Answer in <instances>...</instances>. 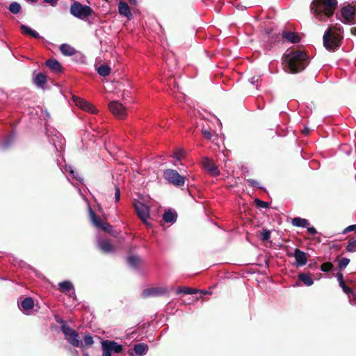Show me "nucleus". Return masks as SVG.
I'll return each mask as SVG.
<instances>
[{
  "label": "nucleus",
  "instance_id": "1",
  "mask_svg": "<svg viewBox=\"0 0 356 356\" xmlns=\"http://www.w3.org/2000/svg\"><path fill=\"white\" fill-rule=\"evenodd\" d=\"M337 6V0H313L310 10L315 19L325 22L332 17Z\"/></svg>",
  "mask_w": 356,
  "mask_h": 356
},
{
  "label": "nucleus",
  "instance_id": "2",
  "mask_svg": "<svg viewBox=\"0 0 356 356\" xmlns=\"http://www.w3.org/2000/svg\"><path fill=\"white\" fill-rule=\"evenodd\" d=\"M285 69L289 73L302 71L309 63L307 54L302 51H292L284 58Z\"/></svg>",
  "mask_w": 356,
  "mask_h": 356
},
{
  "label": "nucleus",
  "instance_id": "3",
  "mask_svg": "<svg viewBox=\"0 0 356 356\" xmlns=\"http://www.w3.org/2000/svg\"><path fill=\"white\" fill-rule=\"evenodd\" d=\"M60 330L64 334L65 339L74 347H80L84 351L83 356H89L88 353L84 350L89 346V334H87L83 337V342L79 339L76 331L70 327L63 321H61Z\"/></svg>",
  "mask_w": 356,
  "mask_h": 356
},
{
  "label": "nucleus",
  "instance_id": "4",
  "mask_svg": "<svg viewBox=\"0 0 356 356\" xmlns=\"http://www.w3.org/2000/svg\"><path fill=\"white\" fill-rule=\"evenodd\" d=\"M98 212L102 214V218L90 208L91 222L97 229L111 234L113 231V227L112 225L105 222L107 219L106 215L104 213L103 209L99 205H98Z\"/></svg>",
  "mask_w": 356,
  "mask_h": 356
},
{
  "label": "nucleus",
  "instance_id": "5",
  "mask_svg": "<svg viewBox=\"0 0 356 356\" xmlns=\"http://www.w3.org/2000/svg\"><path fill=\"white\" fill-rule=\"evenodd\" d=\"M337 17L341 22L346 24H356V8L347 4L341 8L340 17Z\"/></svg>",
  "mask_w": 356,
  "mask_h": 356
},
{
  "label": "nucleus",
  "instance_id": "6",
  "mask_svg": "<svg viewBox=\"0 0 356 356\" xmlns=\"http://www.w3.org/2000/svg\"><path fill=\"white\" fill-rule=\"evenodd\" d=\"M323 45L327 50L334 51L340 46V38L339 36L331 33V28L326 29L323 35Z\"/></svg>",
  "mask_w": 356,
  "mask_h": 356
},
{
  "label": "nucleus",
  "instance_id": "7",
  "mask_svg": "<svg viewBox=\"0 0 356 356\" xmlns=\"http://www.w3.org/2000/svg\"><path fill=\"white\" fill-rule=\"evenodd\" d=\"M163 177L170 184L177 187L183 186L185 184V177L180 175L175 170L167 169L164 170Z\"/></svg>",
  "mask_w": 356,
  "mask_h": 356
},
{
  "label": "nucleus",
  "instance_id": "8",
  "mask_svg": "<svg viewBox=\"0 0 356 356\" xmlns=\"http://www.w3.org/2000/svg\"><path fill=\"white\" fill-rule=\"evenodd\" d=\"M70 13L75 17L87 21L89 17V6L74 2L70 6Z\"/></svg>",
  "mask_w": 356,
  "mask_h": 356
},
{
  "label": "nucleus",
  "instance_id": "9",
  "mask_svg": "<svg viewBox=\"0 0 356 356\" xmlns=\"http://www.w3.org/2000/svg\"><path fill=\"white\" fill-rule=\"evenodd\" d=\"M103 356H111L113 353H120L123 350V346L115 341L104 340L102 341Z\"/></svg>",
  "mask_w": 356,
  "mask_h": 356
},
{
  "label": "nucleus",
  "instance_id": "10",
  "mask_svg": "<svg viewBox=\"0 0 356 356\" xmlns=\"http://www.w3.org/2000/svg\"><path fill=\"white\" fill-rule=\"evenodd\" d=\"M47 136L49 142L51 143L57 152H61L65 145V139L61 134L56 131L47 130Z\"/></svg>",
  "mask_w": 356,
  "mask_h": 356
},
{
  "label": "nucleus",
  "instance_id": "11",
  "mask_svg": "<svg viewBox=\"0 0 356 356\" xmlns=\"http://www.w3.org/2000/svg\"><path fill=\"white\" fill-rule=\"evenodd\" d=\"M134 207L141 221L147 225H149V223L147 222V220L149 218L150 212L149 207L141 202H135L134 204Z\"/></svg>",
  "mask_w": 356,
  "mask_h": 356
},
{
  "label": "nucleus",
  "instance_id": "12",
  "mask_svg": "<svg viewBox=\"0 0 356 356\" xmlns=\"http://www.w3.org/2000/svg\"><path fill=\"white\" fill-rule=\"evenodd\" d=\"M111 112L118 118L123 119L127 116L125 107L118 101H113L109 104Z\"/></svg>",
  "mask_w": 356,
  "mask_h": 356
},
{
  "label": "nucleus",
  "instance_id": "13",
  "mask_svg": "<svg viewBox=\"0 0 356 356\" xmlns=\"http://www.w3.org/2000/svg\"><path fill=\"white\" fill-rule=\"evenodd\" d=\"M167 289L161 286L150 287L143 291L141 296L144 298L149 297H158L165 295Z\"/></svg>",
  "mask_w": 356,
  "mask_h": 356
},
{
  "label": "nucleus",
  "instance_id": "14",
  "mask_svg": "<svg viewBox=\"0 0 356 356\" xmlns=\"http://www.w3.org/2000/svg\"><path fill=\"white\" fill-rule=\"evenodd\" d=\"M202 167L212 176L217 177L220 174L218 167L214 163L213 160L208 157L203 159Z\"/></svg>",
  "mask_w": 356,
  "mask_h": 356
},
{
  "label": "nucleus",
  "instance_id": "15",
  "mask_svg": "<svg viewBox=\"0 0 356 356\" xmlns=\"http://www.w3.org/2000/svg\"><path fill=\"white\" fill-rule=\"evenodd\" d=\"M58 165L59 166L60 170L64 174L67 175V178L69 181H70V177H71L72 179H76L79 183L82 184L83 179L79 176L78 172L74 171L71 165H65L64 168L60 164H58Z\"/></svg>",
  "mask_w": 356,
  "mask_h": 356
},
{
  "label": "nucleus",
  "instance_id": "16",
  "mask_svg": "<svg viewBox=\"0 0 356 356\" xmlns=\"http://www.w3.org/2000/svg\"><path fill=\"white\" fill-rule=\"evenodd\" d=\"M59 289L63 293H68V296L73 300H75V290L72 283L70 281L61 282L58 284Z\"/></svg>",
  "mask_w": 356,
  "mask_h": 356
},
{
  "label": "nucleus",
  "instance_id": "17",
  "mask_svg": "<svg viewBox=\"0 0 356 356\" xmlns=\"http://www.w3.org/2000/svg\"><path fill=\"white\" fill-rule=\"evenodd\" d=\"M118 13L121 16L126 17L129 20H131L133 17L130 8L127 3L125 1H120L118 3Z\"/></svg>",
  "mask_w": 356,
  "mask_h": 356
},
{
  "label": "nucleus",
  "instance_id": "18",
  "mask_svg": "<svg viewBox=\"0 0 356 356\" xmlns=\"http://www.w3.org/2000/svg\"><path fill=\"white\" fill-rule=\"evenodd\" d=\"M98 248L105 253H111L115 251L114 246L107 239H97Z\"/></svg>",
  "mask_w": 356,
  "mask_h": 356
},
{
  "label": "nucleus",
  "instance_id": "19",
  "mask_svg": "<svg viewBox=\"0 0 356 356\" xmlns=\"http://www.w3.org/2000/svg\"><path fill=\"white\" fill-rule=\"evenodd\" d=\"M294 257L297 266H303L307 263V258L305 252L300 249H296L294 251Z\"/></svg>",
  "mask_w": 356,
  "mask_h": 356
},
{
  "label": "nucleus",
  "instance_id": "20",
  "mask_svg": "<svg viewBox=\"0 0 356 356\" xmlns=\"http://www.w3.org/2000/svg\"><path fill=\"white\" fill-rule=\"evenodd\" d=\"M177 218V212L173 209H168L163 214V220L167 223H174Z\"/></svg>",
  "mask_w": 356,
  "mask_h": 356
},
{
  "label": "nucleus",
  "instance_id": "21",
  "mask_svg": "<svg viewBox=\"0 0 356 356\" xmlns=\"http://www.w3.org/2000/svg\"><path fill=\"white\" fill-rule=\"evenodd\" d=\"M341 287L343 291L348 296L350 303L353 305H356V292L353 291L350 287L347 286L345 282H342Z\"/></svg>",
  "mask_w": 356,
  "mask_h": 356
},
{
  "label": "nucleus",
  "instance_id": "22",
  "mask_svg": "<svg viewBox=\"0 0 356 356\" xmlns=\"http://www.w3.org/2000/svg\"><path fill=\"white\" fill-rule=\"evenodd\" d=\"M34 306V302L32 298H25L20 303L19 309L26 313V312L33 309Z\"/></svg>",
  "mask_w": 356,
  "mask_h": 356
},
{
  "label": "nucleus",
  "instance_id": "23",
  "mask_svg": "<svg viewBox=\"0 0 356 356\" xmlns=\"http://www.w3.org/2000/svg\"><path fill=\"white\" fill-rule=\"evenodd\" d=\"M134 350L137 356H143L147 353L148 346L145 343L135 344Z\"/></svg>",
  "mask_w": 356,
  "mask_h": 356
},
{
  "label": "nucleus",
  "instance_id": "24",
  "mask_svg": "<svg viewBox=\"0 0 356 356\" xmlns=\"http://www.w3.org/2000/svg\"><path fill=\"white\" fill-rule=\"evenodd\" d=\"M282 37L292 43H298L300 42V37L294 32H286L283 31Z\"/></svg>",
  "mask_w": 356,
  "mask_h": 356
},
{
  "label": "nucleus",
  "instance_id": "25",
  "mask_svg": "<svg viewBox=\"0 0 356 356\" xmlns=\"http://www.w3.org/2000/svg\"><path fill=\"white\" fill-rule=\"evenodd\" d=\"M291 223L293 226L297 227H307L309 225V222L308 220L305 218H302L300 217H295L292 219Z\"/></svg>",
  "mask_w": 356,
  "mask_h": 356
},
{
  "label": "nucleus",
  "instance_id": "26",
  "mask_svg": "<svg viewBox=\"0 0 356 356\" xmlns=\"http://www.w3.org/2000/svg\"><path fill=\"white\" fill-rule=\"evenodd\" d=\"M73 102L74 104L81 108L83 111H89V104L85 101L83 99L79 97H73Z\"/></svg>",
  "mask_w": 356,
  "mask_h": 356
},
{
  "label": "nucleus",
  "instance_id": "27",
  "mask_svg": "<svg viewBox=\"0 0 356 356\" xmlns=\"http://www.w3.org/2000/svg\"><path fill=\"white\" fill-rule=\"evenodd\" d=\"M46 65L54 72L61 71L62 67L60 63L55 59H49L46 61Z\"/></svg>",
  "mask_w": 356,
  "mask_h": 356
},
{
  "label": "nucleus",
  "instance_id": "28",
  "mask_svg": "<svg viewBox=\"0 0 356 356\" xmlns=\"http://www.w3.org/2000/svg\"><path fill=\"white\" fill-rule=\"evenodd\" d=\"M20 30L22 33L24 35H29L34 38H40L39 33L37 31L32 30L30 27L27 26L26 25H21Z\"/></svg>",
  "mask_w": 356,
  "mask_h": 356
},
{
  "label": "nucleus",
  "instance_id": "29",
  "mask_svg": "<svg viewBox=\"0 0 356 356\" xmlns=\"http://www.w3.org/2000/svg\"><path fill=\"white\" fill-rule=\"evenodd\" d=\"M60 51L65 56H72L75 54V49L68 44H62L60 46Z\"/></svg>",
  "mask_w": 356,
  "mask_h": 356
},
{
  "label": "nucleus",
  "instance_id": "30",
  "mask_svg": "<svg viewBox=\"0 0 356 356\" xmlns=\"http://www.w3.org/2000/svg\"><path fill=\"white\" fill-rule=\"evenodd\" d=\"M46 82L47 77L43 73L39 72L35 76L34 83L38 87L43 88Z\"/></svg>",
  "mask_w": 356,
  "mask_h": 356
},
{
  "label": "nucleus",
  "instance_id": "31",
  "mask_svg": "<svg viewBox=\"0 0 356 356\" xmlns=\"http://www.w3.org/2000/svg\"><path fill=\"white\" fill-rule=\"evenodd\" d=\"M15 134L11 133L1 143H0V149L4 150L8 148L13 144Z\"/></svg>",
  "mask_w": 356,
  "mask_h": 356
},
{
  "label": "nucleus",
  "instance_id": "32",
  "mask_svg": "<svg viewBox=\"0 0 356 356\" xmlns=\"http://www.w3.org/2000/svg\"><path fill=\"white\" fill-rule=\"evenodd\" d=\"M127 261L131 267L136 268L140 264V258L138 256L131 255L127 257Z\"/></svg>",
  "mask_w": 356,
  "mask_h": 356
},
{
  "label": "nucleus",
  "instance_id": "33",
  "mask_svg": "<svg viewBox=\"0 0 356 356\" xmlns=\"http://www.w3.org/2000/svg\"><path fill=\"white\" fill-rule=\"evenodd\" d=\"M298 280L302 282L307 286H312L314 284L312 278L306 273H300L298 275Z\"/></svg>",
  "mask_w": 356,
  "mask_h": 356
},
{
  "label": "nucleus",
  "instance_id": "34",
  "mask_svg": "<svg viewBox=\"0 0 356 356\" xmlns=\"http://www.w3.org/2000/svg\"><path fill=\"white\" fill-rule=\"evenodd\" d=\"M97 72L99 75L106 76L111 72V68L107 65H102L97 68Z\"/></svg>",
  "mask_w": 356,
  "mask_h": 356
},
{
  "label": "nucleus",
  "instance_id": "35",
  "mask_svg": "<svg viewBox=\"0 0 356 356\" xmlns=\"http://www.w3.org/2000/svg\"><path fill=\"white\" fill-rule=\"evenodd\" d=\"M9 11L13 14H17L21 10V6L17 2H12L8 7Z\"/></svg>",
  "mask_w": 356,
  "mask_h": 356
},
{
  "label": "nucleus",
  "instance_id": "36",
  "mask_svg": "<svg viewBox=\"0 0 356 356\" xmlns=\"http://www.w3.org/2000/svg\"><path fill=\"white\" fill-rule=\"evenodd\" d=\"M177 293H184V294H195L197 293V290L191 289L190 287L184 286L179 288L177 290Z\"/></svg>",
  "mask_w": 356,
  "mask_h": 356
},
{
  "label": "nucleus",
  "instance_id": "37",
  "mask_svg": "<svg viewBox=\"0 0 356 356\" xmlns=\"http://www.w3.org/2000/svg\"><path fill=\"white\" fill-rule=\"evenodd\" d=\"M346 250L348 252H353L356 251V240L350 239L349 240L347 245Z\"/></svg>",
  "mask_w": 356,
  "mask_h": 356
},
{
  "label": "nucleus",
  "instance_id": "38",
  "mask_svg": "<svg viewBox=\"0 0 356 356\" xmlns=\"http://www.w3.org/2000/svg\"><path fill=\"white\" fill-rule=\"evenodd\" d=\"M350 262V259L346 257H343L339 261L338 267L340 270H343L346 268Z\"/></svg>",
  "mask_w": 356,
  "mask_h": 356
},
{
  "label": "nucleus",
  "instance_id": "39",
  "mask_svg": "<svg viewBox=\"0 0 356 356\" xmlns=\"http://www.w3.org/2000/svg\"><path fill=\"white\" fill-rule=\"evenodd\" d=\"M246 181L248 184V185L252 187H254L256 188H259V189H264V188L260 185V184L255 179H247Z\"/></svg>",
  "mask_w": 356,
  "mask_h": 356
},
{
  "label": "nucleus",
  "instance_id": "40",
  "mask_svg": "<svg viewBox=\"0 0 356 356\" xmlns=\"http://www.w3.org/2000/svg\"><path fill=\"white\" fill-rule=\"evenodd\" d=\"M332 268H333V265L330 262H325V263L322 264L321 266V270L323 272H325V273L330 271L332 269Z\"/></svg>",
  "mask_w": 356,
  "mask_h": 356
},
{
  "label": "nucleus",
  "instance_id": "41",
  "mask_svg": "<svg viewBox=\"0 0 356 356\" xmlns=\"http://www.w3.org/2000/svg\"><path fill=\"white\" fill-rule=\"evenodd\" d=\"M185 151L183 149H178L175 152V155H174V157L177 160V161H181L182 159L184 158L185 156Z\"/></svg>",
  "mask_w": 356,
  "mask_h": 356
},
{
  "label": "nucleus",
  "instance_id": "42",
  "mask_svg": "<svg viewBox=\"0 0 356 356\" xmlns=\"http://www.w3.org/2000/svg\"><path fill=\"white\" fill-rule=\"evenodd\" d=\"M270 238V232L268 229H264L261 234V241H266Z\"/></svg>",
  "mask_w": 356,
  "mask_h": 356
},
{
  "label": "nucleus",
  "instance_id": "43",
  "mask_svg": "<svg viewBox=\"0 0 356 356\" xmlns=\"http://www.w3.org/2000/svg\"><path fill=\"white\" fill-rule=\"evenodd\" d=\"M256 205L259 207L266 209L268 207V203L267 202L262 201L259 199L255 200Z\"/></svg>",
  "mask_w": 356,
  "mask_h": 356
},
{
  "label": "nucleus",
  "instance_id": "44",
  "mask_svg": "<svg viewBox=\"0 0 356 356\" xmlns=\"http://www.w3.org/2000/svg\"><path fill=\"white\" fill-rule=\"evenodd\" d=\"M261 81V79L259 76H252L248 79V81L250 83H251L253 86H256L257 88L258 87L259 82Z\"/></svg>",
  "mask_w": 356,
  "mask_h": 356
},
{
  "label": "nucleus",
  "instance_id": "45",
  "mask_svg": "<svg viewBox=\"0 0 356 356\" xmlns=\"http://www.w3.org/2000/svg\"><path fill=\"white\" fill-rule=\"evenodd\" d=\"M202 134L207 140H210L212 137L211 131L204 127L202 129Z\"/></svg>",
  "mask_w": 356,
  "mask_h": 356
},
{
  "label": "nucleus",
  "instance_id": "46",
  "mask_svg": "<svg viewBox=\"0 0 356 356\" xmlns=\"http://www.w3.org/2000/svg\"><path fill=\"white\" fill-rule=\"evenodd\" d=\"M264 31L266 35H268L269 36L271 35L272 38H274V36H275V35L278 36L280 35V31H276L274 33L273 29H270L268 28H266V29H265Z\"/></svg>",
  "mask_w": 356,
  "mask_h": 356
},
{
  "label": "nucleus",
  "instance_id": "47",
  "mask_svg": "<svg viewBox=\"0 0 356 356\" xmlns=\"http://www.w3.org/2000/svg\"><path fill=\"white\" fill-rule=\"evenodd\" d=\"M83 190L82 188H78V191H79V193L80 195V196L83 198V200L86 202V204H87V209H88V211H89V201L87 199L86 196L85 194H83Z\"/></svg>",
  "mask_w": 356,
  "mask_h": 356
},
{
  "label": "nucleus",
  "instance_id": "48",
  "mask_svg": "<svg viewBox=\"0 0 356 356\" xmlns=\"http://www.w3.org/2000/svg\"><path fill=\"white\" fill-rule=\"evenodd\" d=\"M120 198V190L118 186H115V202H118Z\"/></svg>",
  "mask_w": 356,
  "mask_h": 356
},
{
  "label": "nucleus",
  "instance_id": "49",
  "mask_svg": "<svg viewBox=\"0 0 356 356\" xmlns=\"http://www.w3.org/2000/svg\"><path fill=\"white\" fill-rule=\"evenodd\" d=\"M355 231L356 232V224L348 226L343 232V234H347L349 232Z\"/></svg>",
  "mask_w": 356,
  "mask_h": 356
},
{
  "label": "nucleus",
  "instance_id": "50",
  "mask_svg": "<svg viewBox=\"0 0 356 356\" xmlns=\"http://www.w3.org/2000/svg\"><path fill=\"white\" fill-rule=\"evenodd\" d=\"M306 228L307 229L308 233L310 235L314 236L317 233V231L314 227H309V225H308L307 227H306Z\"/></svg>",
  "mask_w": 356,
  "mask_h": 356
},
{
  "label": "nucleus",
  "instance_id": "51",
  "mask_svg": "<svg viewBox=\"0 0 356 356\" xmlns=\"http://www.w3.org/2000/svg\"><path fill=\"white\" fill-rule=\"evenodd\" d=\"M90 129H92V131H93V132H94V134H92V133L90 132V135H92L93 137H95V136H99V134H102V132L103 131H97V130H96L94 127H92V122H90Z\"/></svg>",
  "mask_w": 356,
  "mask_h": 356
},
{
  "label": "nucleus",
  "instance_id": "52",
  "mask_svg": "<svg viewBox=\"0 0 356 356\" xmlns=\"http://www.w3.org/2000/svg\"><path fill=\"white\" fill-rule=\"evenodd\" d=\"M43 1H44V2L50 3L51 6H54L56 5L57 1L58 0H43Z\"/></svg>",
  "mask_w": 356,
  "mask_h": 356
},
{
  "label": "nucleus",
  "instance_id": "53",
  "mask_svg": "<svg viewBox=\"0 0 356 356\" xmlns=\"http://www.w3.org/2000/svg\"><path fill=\"white\" fill-rule=\"evenodd\" d=\"M337 278H338V280H339V285H342V282H343V276H342V274L339 273L337 275Z\"/></svg>",
  "mask_w": 356,
  "mask_h": 356
},
{
  "label": "nucleus",
  "instance_id": "54",
  "mask_svg": "<svg viewBox=\"0 0 356 356\" xmlns=\"http://www.w3.org/2000/svg\"><path fill=\"white\" fill-rule=\"evenodd\" d=\"M90 113H96L97 112V110L91 104H90Z\"/></svg>",
  "mask_w": 356,
  "mask_h": 356
},
{
  "label": "nucleus",
  "instance_id": "55",
  "mask_svg": "<svg viewBox=\"0 0 356 356\" xmlns=\"http://www.w3.org/2000/svg\"><path fill=\"white\" fill-rule=\"evenodd\" d=\"M351 33L353 35H356V27H353V28L351 29Z\"/></svg>",
  "mask_w": 356,
  "mask_h": 356
},
{
  "label": "nucleus",
  "instance_id": "56",
  "mask_svg": "<svg viewBox=\"0 0 356 356\" xmlns=\"http://www.w3.org/2000/svg\"><path fill=\"white\" fill-rule=\"evenodd\" d=\"M129 3L131 5H136V0H129Z\"/></svg>",
  "mask_w": 356,
  "mask_h": 356
},
{
  "label": "nucleus",
  "instance_id": "57",
  "mask_svg": "<svg viewBox=\"0 0 356 356\" xmlns=\"http://www.w3.org/2000/svg\"><path fill=\"white\" fill-rule=\"evenodd\" d=\"M200 292L204 294H210V293L208 291H200Z\"/></svg>",
  "mask_w": 356,
  "mask_h": 356
},
{
  "label": "nucleus",
  "instance_id": "58",
  "mask_svg": "<svg viewBox=\"0 0 356 356\" xmlns=\"http://www.w3.org/2000/svg\"><path fill=\"white\" fill-rule=\"evenodd\" d=\"M28 1H30V2H32V3H35L38 0H27Z\"/></svg>",
  "mask_w": 356,
  "mask_h": 356
},
{
  "label": "nucleus",
  "instance_id": "59",
  "mask_svg": "<svg viewBox=\"0 0 356 356\" xmlns=\"http://www.w3.org/2000/svg\"><path fill=\"white\" fill-rule=\"evenodd\" d=\"M92 343H93V341H92V337H90V345H92Z\"/></svg>",
  "mask_w": 356,
  "mask_h": 356
}]
</instances>
